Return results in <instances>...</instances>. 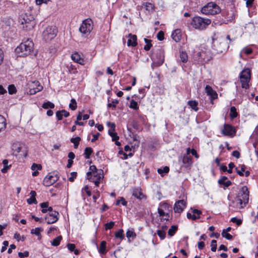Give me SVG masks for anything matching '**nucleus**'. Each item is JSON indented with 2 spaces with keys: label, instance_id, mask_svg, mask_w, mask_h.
I'll use <instances>...</instances> for the list:
<instances>
[{
  "label": "nucleus",
  "instance_id": "nucleus-1",
  "mask_svg": "<svg viewBox=\"0 0 258 258\" xmlns=\"http://www.w3.org/2000/svg\"><path fill=\"white\" fill-rule=\"evenodd\" d=\"M249 193L248 188L246 186H242L239 190L235 201L232 202L233 205H230V206L237 209L243 208L248 203Z\"/></svg>",
  "mask_w": 258,
  "mask_h": 258
},
{
  "label": "nucleus",
  "instance_id": "nucleus-2",
  "mask_svg": "<svg viewBox=\"0 0 258 258\" xmlns=\"http://www.w3.org/2000/svg\"><path fill=\"white\" fill-rule=\"evenodd\" d=\"M34 44L29 39L22 42L15 49L16 52L20 56L29 55L33 50Z\"/></svg>",
  "mask_w": 258,
  "mask_h": 258
},
{
  "label": "nucleus",
  "instance_id": "nucleus-3",
  "mask_svg": "<svg viewBox=\"0 0 258 258\" xmlns=\"http://www.w3.org/2000/svg\"><path fill=\"white\" fill-rule=\"evenodd\" d=\"M229 46L225 39L223 37L216 38L213 40V48L216 53H222L226 51Z\"/></svg>",
  "mask_w": 258,
  "mask_h": 258
},
{
  "label": "nucleus",
  "instance_id": "nucleus-4",
  "mask_svg": "<svg viewBox=\"0 0 258 258\" xmlns=\"http://www.w3.org/2000/svg\"><path fill=\"white\" fill-rule=\"evenodd\" d=\"M211 23L209 19H204L201 17H195L193 18L191 25L194 28L199 30H203L207 28Z\"/></svg>",
  "mask_w": 258,
  "mask_h": 258
},
{
  "label": "nucleus",
  "instance_id": "nucleus-5",
  "mask_svg": "<svg viewBox=\"0 0 258 258\" xmlns=\"http://www.w3.org/2000/svg\"><path fill=\"white\" fill-rule=\"evenodd\" d=\"M219 7L215 3L210 2L203 7L201 9V12L205 15H214L220 12Z\"/></svg>",
  "mask_w": 258,
  "mask_h": 258
},
{
  "label": "nucleus",
  "instance_id": "nucleus-6",
  "mask_svg": "<svg viewBox=\"0 0 258 258\" xmlns=\"http://www.w3.org/2000/svg\"><path fill=\"white\" fill-rule=\"evenodd\" d=\"M92 21L91 19H86L83 21L79 28V31L84 37L87 36L93 29Z\"/></svg>",
  "mask_w": 258,
  "mask_h": 258
},
{
  "label": "nucleus",
  "instance_id": "nucleus-7",
  "mask_svg": "<svg viewBox=\"0 0 258 258\" xmlns=\"http://www.w3.org/2000/svg\"><path fill=\"white\" fill-rule=\"evenodd\" d=\"M57 29L55 26H48L43 32V39L46 42H49L53 39L56 35Z\"/></svg>",
  "mask_w": 258,
  "mask_h": 258
},
{
  "label": "nucleus",
  "instance_id": "nucleus-8",
  "mask_svg": "<svg viewBox=\"0 0 258 258\" xmlns=\"http://www.w3.org/2000/svg\"><path fill=\"white\" fill-rule=\"evenodd\" d=\"M59 179L57 174L49 173L44 179L43 184L45 186H49L54 183Z\"/></svg>",
  "mask_w": 258,
  "mask_h": 258
},
{
  "label": "nucleus",
  "instance_id": "nucleus-9",
  "mask_svg": "<svg viewBox=\"0 0 258 258\" xmlns=\"http://www.w3.org/2000/svg\"><path fill=\"white\" fill-rule=\"evenodd\" d=\"M29 93L30 94H35L42 90L43 87L41 86L38 81H34L29 84Z\"/></svg>",
  "mask_w": 258,
  "mask_h": 258
},
{
  "label": "nucleus",
  "instance_id": "nucleus-10",
  "mask_svg": "<svg viewBox=\"0 0 258 258\" xmlns=\"http://www.w3.org/2000/svg\"><path fill=\"white\" fill-rule=\"evenodd\" d=\"M59 213L56 211H52L46 215L45 219L46 220L47 224H53L55 223L58 219V216Z\"/></svg>",
  "mask_w": 258,
  "mask_h": 258
},
{
  "label": "nucleus",
  "instance_id": "nucleus-11",
  "mask_svg": "<svg viewBox=\"0 0 258 258\" xmlns=\"http://www.w3.org/2000/svg\"><path fill=\"white\" fill-rule=\"evenodd\" d=\"M186 202L184 200L177 201L174 206V210L175 213H180L185 208Z\"/></svg>",
  "mask_w": 258,
  "mask_h": 258
},
{
  "label": "nucleus",
  "instance_id": "nucleus-12",
  "mask_svg": "<svg viewBox=\"0 0 258 258\" xmlns=\"http://www.w3.org/2000/svg\"><path fill=\"white\" fill-rule=\"evenodd\" d=\"M182 166L186 168L190 167L192 164V159L190 155H184L181 157Z\"/></svg>",
  "mask_w": 258,
  "mask_h": 258
},
{
  "label": "nucleus",
  "instance_id": "nucleus-13",
  "mask_svg": "<svg viewBox=\"0 0 258 258\" xmlns=\"http://www.w3.org/2000/svg\"><path fill=\"white\" fill-rule=\"evenodd\" d=\"M222 133L225 136H231L235 133V130L231 125L225 124L224 125V128L222 131Z\"/></svg>",
  "mask_w": 258,
  "mask_h": 258
},
{
  "label": "nucleus",
  "instance_id": "nucleus-14",
  "mask_svg": "<svg viewBox=\"0 0 258 258\" xmlns=\"http://www.w3.org/2000/svg\"><path fill=\"white\" fill-rule=\"evenodd\" d=\"M205 92L207 95L210 96L213 99H215L218 97V94L216 92L213 90L212 87L209 85L206 86Z\"/></svg>",
  "mask_w": 258,
  "mask_h": 258
},
{
  "label": "nucleus",
  "instance_id": "nucleus-15",
  "mask_svg": "<svg viewBox=\"0 0 258 258\" xmlns=\"http://www.w3.org/2000/svg\"><path fill=\"white\" fill-rule=\"evenodd\" d=\"M71 58L73 61L81 65L85 64V60L81 57V55L78 53L75 52L72 54Z\"/></svg>",
  "mask_w": 258,
  "mask_h": 258
},
{
  "label": "nucleus",
  "instance_id": "nucleus-16",
  "mask_svg": "<svg viewBox=\"0 0 258 258\" xmlns=\"http://www.w3.org/2000/svg\"><path fill=\"white\" fill-rule=\"evenodd\" d=\"M128 39L127 41V45L128 46H136L137 45V38L136 35H132V34H128Z\"/></svg>",
  "mask_w": 258,
  "mask_h": 258
},
{
  "label": "nucleus",
  "instance_id": "nucleus-17",
  "mask_svg": "<svg viewBox=\"0 0 258 258\" xmlns=\"http://www.w3.org/2000/svg\"><path fill=\"white\" fill-rule=\"evenodd\" d=\"M70 115L68 111L63 109L60 111H57L56 112V116L58 120H60L62 119V117H67Z\"/></svg>",
  "mask_w": 258,
  "mask_h": 258
},
{
  "label": "nucleus",
  "instance_id": "nucleus-18",
  "mask_svg": "<svg viewBox=\"0 0 258 258\" xmlns=\"http://www.w3.org/2000/svg\"><path fill=\"white\" fill-rule=\"evenodd\" d=\"M156 57L157 58V60L156 63L160 66L163 64L164 61V56L163 52L160 50L156 54Z\"/></svg>",
  "mask_w": 258,
  "mask_h": 258
},
{
  "label": "nucleus",
  "instance_id": "nucleus-19",
  "mask_svg": "<svg viewBox=\"0 0 258 258\" xmlns=\"http://www.w3.org/2000/svg\"><path fill=\"white\" fill-rule=\"evenodd\" d=\"M22 24H26V28L28 29H31L33 28L34 26L35 23L33 20H29L28 21L25 18L23 19V20L21 22Z\"/></svg>",
  "mask_w": 258,
  "mask_h": 258
},
{
  "label": "nucleus",
  "instance_id": "nucleus-20",
  "mask_svg": "<svg viewBox=\"0 0 258 258\" xmlns=\"http://www.w3.org/2000/svg\"><path fill=\"white\" fill-rule=\"evenodd\" d=\"M133 196L138 199L141 200L145 197L144 195L142 192L140 188H135L133 190Z\"/></svg>",
  "mask_w": 258,
  "mask_h": 258
},
{
  "label": "nucleus",
  "instance_id": "nucleus-21",
  "mask_svg": "<svg viewBox=\"0 0 258 258\" xmlns=\"http://www.w3.org/2000/svg\"><path fill=\"white\" fill-rule=\"evenodd\" d=\"M180 30L179 29L175 30L172 33V39L176 42H179L181 39Z\"/></svg>",
  "mask_w": 258,
  "mask_h": 258
},
{
  "label": "nucleus",
  "instance_id": "nucleus-22",
  "mask_svg": "<svg viewBox=\"0 0 258 258\" xmlns=\"http://www.w3.org/2000/svg\"><path fill=\"white\" fill-rule=\"evenodd\" d=\"M227 177L226 176H223L219 180L218 183L220 184H223L225 187H227L231 185L232 182L230 180H227Z\"/></svg>",
  "mask_w": 258,
  "mask_h": 258
},
{
  "label": "nucleus",
  "instance_id": "nucleus-23",
  "mask_svg": "<svg viewBox=\"0 0 258 258\" xmlns=\"http://www.w3.org/2000/svg\"><path fill=\"white\" fill-rule=\"evenodd\" d=\"M250 70L248 69H244L241 73L240 78L250 80Z\"/></svg>",
  "mask_w": 258,
  "mask_h": 258
},
{
  "label": "nucleus",
  "instance_id": "nucleus-24",
  "mask_svg": "<svg viewBox=\"0 0 258 258\" xmlns=\"http://www.w3.org/2000/svg\"><path fill=\"white\" fill-rule=\"evenodd\" d=\"M93 179H97L99 180H102L104 177L103 171L102 170H100L98 172H95L93 174Z\"/></svg>",
  "mask_w": 258,
  "mask_h": 258
},
{
  "label": "nucleus",
  "instance_id": "nucleus-25",
  "mask_svg": "<svg viewBox=\"0 0 258 258\" xmlns=\"http://www.w3.org/2000/svg\"><path fill=\"white\" fill-rule=\"evenodd\" d=\"M106 241H101L99 248V251L100 253L104 254L106 253L107 251L106 250Z\"/></svg>",
  "mask_w": 258,
  "mask_h": 258
},
{
  "label": "nucleus",
  "instance_id": "nucleus-26",
  "mask_svg": "<svg viewBox=\"0 0 258 258\" xmlns=\"http://www.w3.org/2000/svg\"><path fill=\"white\" fill-rule=\"evenodd\" d=\"M240 82L241 83V86L243 88L247 89L249 88L248 83L250 80L246 79H242L240 78Z\"/></svg>",
  "mask_w": 258,
  "mask_h": 258
},
{
  "label": "nucleus",
  "instance_id": "nucleus-27",
  "mask_svg": "<svg viewBox=\"0 0 258 258\" xmlns=\"http://www.w3.org/2000/svg\"><path fill=\"white\" fill-rule=\"evenodd\" d=\"M6 127L5 118L0 115V132L4 130Z\"/></svg>",
  "mask_w": 258,
  "mask_h": 258
},
{
  "label": "nucleus",
  "instance_id": "nucleus-28",
  "mask_svg": "<svg viewBox=\"0 0 258 258\" xmlns=\"http://www.w3.org/2000/svg\"><path fill=\"white\" fill-rule=\"evenodd\" d=\"M180 60L183 63L187 62L188 56L185 52L181 51L179 54Z\"/></svg>",
  "mask_w": 258,
  "mask_h": 258
},
{
  "label": "nucleus",
  "instance_id": "nucleus-29",
  "mask_svg": "<svg viewBox=\"0 0 258 258\" xmlns=\"http://www.w3.org/2000/svg\"><path fill=\"white\" fill-rule=\"evenodd\" d=\"M67 247L71 252L74 251L75 254L77 255L79 253V250L75 249L76 246L74 244L68 243Z\"/></svg>",
  "mask_w": 258,
  "mask_h": 258
},
{
  "label": "nucleus",
  "instance_id": "nucleus-30",
  "mask_svg": "<svg viewBox=\"0 0 258 258\" xmlns=\"http://www.w3.org/2000/svg\"><path fill=\"white\" fill-rule=\"evenodd\" d=\"M187 104L190 106V107L195 111H198L199 108L197 107L198 102L196 101H189L187 102Z\"/></svg>",
  "mask_w": 258,
  "mask_h": 258
},
{
  "label": "nucleus",
  "instance_id": "nucleus-31",
  "mask_svg": "<svg viewBox=\"0 0 258 258\" xmlns=\"http://www.w3.org/2000/svg\"><path fill=\"white\" fill-rule=\"evenodd\" d=\"M238 113L236 109L234 106H232L230 108V117L231 118H234L237 117Z\"/></svg>",
  "mask_w": 258,
  "mask_h": 258
},
{
  "label": "nucleus",
  "instance_id": "nucleus-32",
  "mask_svg": "<svg viewBox=\"0 0 258 258\" xmlns=\"http://www.w3.org/2000/svg\"><path fill=\"white\" fill-rule=\"evenodd\" d=\"M62 239L61 236H58L54 238L51 242V245L54 246H57L60 244V242Z\"/></svg>",
  "mask_w": 258,
  "mask_h": 258
},
{
  "label": "nucleus",
  "instance_id": "nucleus-33",
  "mask_svg": "<svg viewBox=\"0 0 258 258\" xmlns=\"http://www.w3.org/2000/svg\"><path fill=\"white\" fill-rule=\"evenodd\" d=\"M90 170H91L90 172H88L87 173V177L88 179H91V176L92 175V172H93V173L95 172H98L97 169L96 168V167L95 165H91L90 166Z\"/></svg>",
  "mask_w": 258,
  "mask_h": 258
},
{
  "label": "nucleus",
  "instance_id": "nucleus-34",
  "mask_svg": "<svg viewBox=\"0 0 258 258\" xmlns=\"http://www.w3.org/2000/svg\"><path fill=\"white\" fill-rule=\"evenodd\" d=\"M93 152V150L90 147H87L85 149L84 155L86 159H89L91 154Z\"/></svg>",
  "mask_w": 258,
  "mask_h": 258
},
{
  "label": "nucleus",
  "instance_id": "nucleus-35",
  "mask_svg": "<svg viewBox=\"0 0 258 258\" xmlns=\"http://www.w3.org/2000/svg\"><path fill=\"white\" fill-rule=\"evenodd\" d=\"M81 140V138L79 137H76V138H73L71 139V142L73 143L74 144V148H77L79 144V142Z\"/></svg>",
  "mask_w": 258,
  "mask_h": 258
},
{
  "label": "nucleus",
  "instance_id": "nucleus-36",
  "mask_svg": "<svg viewBox=\"0 0 258 258\" xmlns=\"http://www.w3.org/2000/svg\"><path fill=\"white\" fill-rule=\"evenodd\" d=\"M42 107L44 109H48L49 108L52 109L54 107V104L50 101H47L46 102H44L42 104Z\"/></svg>",
  "mask_w": 258,
  "mask_h": 258
},
{
  "label": "nucleus",
  "instance_id": "nucleus-37",
  "mask_svg": "<svg viewBox=\"0 0 258 258\" xmlns=\"http://www.w3.org/2000/svg\"><path fill=\"white\" fill-rule=\"evenodd\" d=\"M169 171V168L168 166H165L163 169L159 168L158 169V173L161 174L162 176H163L164 173H167Z\"/></svg>",
  "mask_w": 258,
  "mask_h": 258
},
{
  "label": "nucleus",
  "instance_id": "nucleus-38",
  "mask_svg": "<svg viewBox=\"0 0 258 258\" xmlns=\"http://www.w3.org/2000/svg\"><path fill=\"white\" fill-rule=\"evenodd\" d=\"M108 134L112 137V141H116L119 139V137L114 131L109 130Z\"/></svg>",
  "mask_w": 258,
  "mask_h": 258
},
{
  "label": "nucleus",
  "instance_id": "nucleus-39",
  "mask_svg": "<svg viewBox=\"0 0 258 258\" xmlns=\"http://www.w3.org/2000/svg\"><path fill=\"white\" fill-rule=\"evenodd\" d=\"M40 207L42 208V212L43 213H46L47 212V209H48L49 207L48 202H44L40 204Z\"/></svg>",
  "mask_w": 258,
  "mask_h": 258
},
{
  "label": "nucleus",
  "instance_id": "nucleus-40",
  "mask_svg": "<svg viewBox=\"0 0 258 258\" xmlns=\"http://www.w3.org/2000/svg\"><path fill=\"white\" fill-rule=\"evenodd\" d=\"M240 168H241L240 170H238L237 168H236L235 169H236V170L237 171V174L239 176H242L244 175L243 172L245 171V169H246V167L245 165L242 164V165H240Z\"/></svg>",
  "mask_w": 258,
  "mask_h": 258
},
{
  "label": "nucleus",
  "instance_id": "nucleus-41",
  "mask_svg": "<svg viewBox=\"0 0 258 258\" xmlns=\"http://www.w3.org/2000/svg\"><path fill=\"white\" fill-rule=\"evenodd\" d=\"M69 107L73 110L76 109L77 107V102L75 99H72L69 104Z\"/></svg>",
  "mask_w": 258,
  "mask_h": 258
},
{
  "label": "nucleus",
  "instance_id": "nucleus-42",
  "mask_svg": "<svg viewBox=\"0 0 258 258\" xmlns=\"http://www.w3.org/2000/svg\"><path fill=\"white\" fill-rule=\"evenodd\" d=\"M177 230V226L173 225L171 227V228L169 229L168 231V235L172 236L174 235L176 231Z\"/></svg>",
  "mask_w": 258,
  "mask_h": 258
},
{
  "label": "nucleus",
  "instance_id": "nucleus-43",
  "mask_svg": "<svg viewBox=\"0 0 258 258\" xmlns=\"http://www.w3.org/2000/svg\"><path fill=\"white\" fill-rule=\"evenodd\" d=\"M126 237L128 238H132L133 239H134L136 237V234L133 230H128L126 233Z\"/></svg>",
  "mask_w": 258,
  "mask_h": 258
},
{
  "label": "nucleus",
  "instance_id": "nucleus-44",
  "mask_svg": "<svg viewBox=\"0 0 258 258\" xmlns=\"http://www.w3.org/2000/svg\"><path fill=\"white\" fill-rule=\"evenodd\" d=\"M43 229L41 228H35V229H32L31 230V233L32 234H35L37 236H39L40 235V232L42 231Z\"/></svg>",
  "mask_w": 258,
  "mask_h": 258
},
{
  "label": "nucleus",
  "instance_id": "nucleus-45",
  "mask_svg": "<svg viewBox=\"0 0 258 258\" xmlns=\"http://www.w3.org/2000/svg\"><path fill=\"white\" fill-rule=\"evenodd\" d=\"M146 10L148 11H151L154 9V5L150 3H145L143 4Z\"/></svg>",
  "mask_w": 258,
  "mask_h": 258
},
{
  "label": "nucleus",
  "instance_id": "nucleus-46",
  "mask_svg": "<svg viewBox=\"0 0 258 258\" xmlns=\"http://www.w3.org/2000/svg\"><path fill=\"white\" fill-rule=\"evenodd\" d=\"M116 238H120L122 239L124 238L123 230L122 229H119L118 231L115 233Z\"/></svg>",
  "mask_w": 258,
  "mask_h": 258
},
{
  "label": "nucleus",
  "instance_id": "nucleus-47",
  "mask_svg": "<svg viewBox=\"0 0 258 258\" xmlns=\"http://www.w3.org/2000/svg\"><path fill=\"white\" fill-rule=\"evenodd\" d=\"M157 233L161 239H163L165 237L166 233L164 230H159Z\"/></svg>",
  "mask_w": 258,
  "mask_h": 258
},
{
  "label": "nucleus",
  "instance_id": "nucleus-48",
  "mask_svg": "<svg viewBox=\"0 0 258 258\" xmlns=\"http://www.w3.org/2000/svg\"><path fill=\"white\" fill-rule=\"evenodd\" d=\"M211 250L212 251H216L217 249V241L216 240H212L211 241Z\"/></svg>",
  "mask_w": 258,
  "mask_h": 258
},
{
  "label": "nucleus",
  "instance_id": "nucleus-49",
  "mask_svg": "<svg viewBox=\"0 0 258 258\" xmlns=\"http://www.w3.org/2000/svg\"><path fill=\"white\" fill-rule=\"evenodd\" d=\"M8 90L9 93L11 94H13L16 92V89L13 85H11L9 86Z\"/></svg>",
  "mask_w": 258,
  "mask_h": 258
},
{
  "label": "nucleus",
  "instance_id": "nucleus-50",
  "mask_svg": "<svg viewBox=\"0 0 258 258\" xmlns=\"http://www.w3.org/2000/svg\"><path fill=\"white\" fill-rule=\"evenodd\" d=\"M32 170H41L42 168V166L41 164H37L36 163H33L31 167Z\"/></svg>",
  "mask_w": 258,
  "mask_h": 258
},
{
  "label": "nucleus",
  "instance_id": "nucleus-51",
  "mask_svg": "<svg viewBox=\"0 0 258 258\" xmlns=\"http://www.w3.org/2000/svg\"><path fill=\"white\" fill-rule=\"evenodd\" d=\"M130 108H133L134 109H137L138 108V103L136 101L132 100L130 102Z\"/></svg>",
  "mask_w": 258,
  "mask_h": 258
},
{
  "label": "nucleus",
  "instance_id": "nucleus-52",
  "mask_svg": "<svg viewBox=\"0 0 258 258\" xmlns=\"http://www.w3.org/2000/svg\"><path fill=\"white\" fill-rule=\"evenodd\" d=\"M222 236L228 240H231L233 238V236L231 234L226 233L225 231H222Z\"/></svg>",
  "mask_w": 258,
  "mask_h": 258
},
{
  "label": "nucleus",
  "instance_id": "nucleus-53",
  "mask_svg": "<svg viewBox=\"0 0 258 258\" xmlns=\"http://www.w3.org/2000/svg\"><path fill=\"white\" fill-rule=\"evenodd\" d=\"M114 225V222H112V221L110 222L107 223H106L105 225L106 230H107L108 229H111V228H113Z\"/></svg>",
  "mask_w": 258,
  "mask_h": 258
},
{
  "label": "nucleus",
  "instance_id": "nucleus-54",
  "mask_svg": "<svg viewBox=\"0 0 258 258\" xmlns=\"http://www.w3.org/2000/svg\"><path fill=\"white\" fill-rule=\"evenodd\" d=\"M231 221L233 223H236L238 226L240 225L242 223V220L241 219H238L236 217L232 218Z\"/></svg>",
  "mask_w": 258,
  "mask_h": 258
},
{
  "label": "nucleus",
  "instance_id": "nucleus-55",
  "mask_svg": "<svg viewBox=\"0 0 258 258\" xmlns=\"http://www.w3.org/2000/svg\"><path fill=\"white\" fill-rule=\"evenodd\" d=\"M164 32L162 31H160L158 33L157 37L159 40L162 41L164 39Z\"/></svg>",
  "mask_w": 258,
  "mask_h": 258
},
{
  "label": "nucleus",
  "instance_id": "nucleus-56",
  "mask_svg": "<svg viewBox=\"0 0 258 258\" xmlns=\"http://www.w3.org/2000/svg\"><path fill=\"white\" fill-rule=\"evenodd\" d=\"M12 149L17 153H19L21 151V147L18 146V144H14L12 146Z\"/></svg>",
  "mask_w": 258,
  "mask_h": 258
},
{
  "label": "nucleus",
  "instance_id": "nucleus-57",
  "mask_svg": "<svg viewBox=\"0 0 258 258\" xmlns=\"http://www.w3.org/2000/svg\"><path fill=\"white\" fill-rule=\"evenodd\" d=\"M158 212L159 214V215L160 216H165L166 217H169V213H165L164 211L160 209V208H158Z\"/></svg>",
  "mask_w": 258,
  "mask_h": 258
},
{
  "label": "nucleus",
  "instance_id": "nucleus-58",
  "mask_svg": "<svg viewBox=\"0 0 258 258\" xmlns=\"http://www.w3.org/2000/svg\"><path fill=\"white\" fill-rule=\"evenodd\" d=\"M27 203L29 204H37V202L35 198L30 197L29 199H28L27 200Z\"/></svg>",
  "mask_w": 258,
  "mask_h": 258
},
{
  "label": "nucleus",
  "instance_id": "nucleus-59",
  "mask_svg": "<svg viewBox=\"0 0 258 258\" xmlns=\"http://www.w3.org/2000/svg\"><path fill=\"white\" fill-rule=\"evenodd\" d=\"M77 172H73L71 173V176L69 177V180L71 182H73L74 180V179L76 178L77 176Z\"/></svg>",
  "mask_w": 258,
  "mask_h": 258
},
{
  "label": "nucleus",
  "instance_id": "nucleus-60",
  "mask_svg": "<svg viewBox=\"0 0 258 258\" xmlns=\"http://www.w3.org/2000/svg\"><path fill=\"white\" fill-rule=\"evenodd\" d=\"M18 255L21 258L27 257L29 255V252L27 251H25L24 252H20L18 253Z\"/></svg>",
  "mask_w": 258,
  "mask_h": 258
},
{
  "label": "nucleus",
  "instance_id": "nucleus-61",
  "mask_svg": "<svg viewBox=\"0 0 258 258\" xmlns=\"http://www.w3.org/2000/svg\"><path fill=\"white\" fill-rule=\"evenodd\" d=\"M107 125L108 127H110V130L112 131H115V124L113 122H108Z\"/></svg>",
  "mask_w": 258,
  "mask_h": 258
},
{
  "label": "nucleus",
  "instance_id": "nucleus-62",
  "mask_svg": "<svg viewBox=\"0 0 258 258\" xmlns=\"http://www.w3.org/2000/svg\"><path fill=\"white\" fill-rule=\"evenodd\" d=\"M229 169H228L227 172L229 173H231L232 172V169L235 167V165L233 163L230 162L228 164Z\"/></svg>",
  "mask_w": 258,
  "mask_h": 258
},
{
  "label": "nucleus",
  "instance_id": "nucleus-63",
  "mask_svg": "<svg viewBox=\"0 0 258 258\" xmlns=\"http://www.w3.org/2000/svg\"><path fill=\"white\" fill-rule=\"evenodd\" d=\"M118 103V101L117 100H113L111 103H109L107 105L108 107H113L114 108H115L116 105L115 104H117Z\"/></svg>",
  "mask_w": 258,
  "mask_h": 258
},
{
  "label": "nucleus",
  "instance_id": "nucleus-64",
  "mask_svg": "<svg viewBox=\"0 0 258 258\" xmlns=\"http://www.w3.org/2000/svg\"><path fill=\"white\" fill-rule=\"evenodd\" d=\"M83 190H84L86 192V194L88 195V196H89V197L91 196V192L89 189V187H88V185H86L85 186V187L82 189V191L83 192Z\"/></svg>",
  "mask_w": 258,
  "mask_h": 258
}]
</instances>
